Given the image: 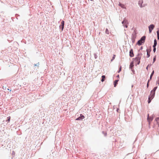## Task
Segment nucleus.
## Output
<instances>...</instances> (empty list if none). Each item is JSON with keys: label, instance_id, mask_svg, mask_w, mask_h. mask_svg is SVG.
Returning <instances> with one entry per match:
<instances>
[{"label": "nucleus", "instance_id": "27", "mask_svg": "<svg viewBox=\"0 0 159 159\" xmlns=\"http://www.w3.org/2000/svg\"><path fill=\"white\" fill-rule=\"evenodd\" d=\"M147 57H149L150 56V53L148 52L147 53Z\"/></svg>", "mask_w": 159, "mask_h": 159}, {"label": "nucleus", "instance_id": "10", "mask_svg": "<svg viewBox=\"0 0 159 159\" xmlns=\"http://www.w3.org/2000/svg\"><path fill=\"white\" fill-rule=\"evenodd\" d=\"M157 86L154 87L153 88V89L151 91L150 93L151 94L154 93L155 94V91H156V89H157Z\"/></svg>", "mask_w": 159, "mask_h": 159}, {"label": "nucleus", "instance_id": "15", "mask_svg": "<svg viewBox=\"0 0 159 159\" xmlns=\"http://www.w3.org/2000/svg\"><path fill=\"white\" fill-rule=\"evenodd\" d=\"M134 66V63L133 62H131L129 65V68L131 69H132Z\"/></svg>", "mask_w": 159, "mask_h": 159}, {"label": "nucleus", "instance_id": "44", "mask_svg": "<svg viewBox=\"0 0 159 159\" xmlns=\"http://www.w3.org/2000/svg\"><path fill=\"white\" fill-rule=\"evenodd\" d=\"M91 0V1H93V0Z\"/></svg>", "mask_w": 159, "mask_h": 159}, {"label": "nucleus", "instance_id": "26", "mask_svg": "<svg viewBox=\"0 0 159 159\" xmlns=\"http://www.w3.org/2000/svg\"><path fill=\"white\" fill-rule=\"evenodd\" d=\"M156 60V56H155L153 57V63Z\"/></svg>", "mask_w": 159, "mask_h": 159}, {"label": "nucleus", "instance_id": "33", "mask_svg": "<svg viewBox=\"0 0 159 159\" xmlns=\"http://www.w3.org/2000/svg\"><path fill=\"white\" fill-rule=\"evenodd\" d=\"M152 78H151L150 77L149 79L148 80V82H149L151 80Z\"/></svg>", "mask_w": 159, "mask_h": 159}, {"label": "nucleus", "instance_id": "30", "mask_svg": "<svg viewBox=\"0 0 159 159\" xmlns=\"http://www.w3.org/2000/svg\"><path fill=\"white\" fill-rule=\"evenodd\" d=\"M156 121L158 122V121H159V117H157L156 118Z\"/></svg>", "mask_w": 159, "mask_h": 159}, {"label": "nucleus", "instance_id": "7", "mask_svg": "<svg viewBox=\"0 0 159 159\" xmlns=\"http://www.w3.org/2000/svg\"><path fill=\"white\" fill-rule=\"evenodd\" d=\"M80 116L78 117L76 119V120H82V119L84 118V115H83L82 114H80Z\"/></svg>", "mask_w": 159, "mask_h": 159}, {"label": "nucleus", "instance_id": "13", "mask_svg": "<svg viewBox=\"0 0 159 159\" xmlns=\"http://www.w3.org/2000/svg\"><path fill=\"white\" fill-rule=\"evenodd\" d=\"M143 3V1L142 0H140L139 1L138 4L141 7H142L143 6H142V3Z\"/></svg>", "mask_w": 159, "mask_h": 159}, {"label": "nucleus", "instance_id": "34", "mask_svg": "<svg viewBox=\"0 0 159 159\" xmlns=\"http://www.w3.org/2000/svg\"><path fill=\"white\" fill-rule=\"evenodd\" d=\"M158 30L157 31V35H158L159 34V30H158Z\"/></svg>", "mask_w": 159, "mask_h": 159}, {"label": "nucleus", "instance_id": "35", "mask_svg": "<svg viewBox=\"0 0 159 159\" xmlns=\"http://www.w3.org/2000/svg\"><path fill=\"white\" fill-rule=\"evenodd\" d=\"M140 63V61H137V65H139Z\"/></svg>", "mask_w": 159, "mask_h": 159}, {"label": "nucleus", "instance_id": "37", "mask_svg": "<svg viewBox=\"0 0 159 159\" xmlns=\"http://www.w3.org/2000/svg\"><path fill=\"white\" fill-rule=\"evenodd\" d=\"M143 47L142 46H141L140 48V50H141L143 49Z\"/></svg>", "mask_w": 159, "mask_h": 159}, {"label": "nucleus", "instance_id": "1", "mask_svg": "<svg viewBox=\"0 0 159 159\" xmlns=\"http://www.w3.org/2000/svg\"><path fill=\"white\" fill-rule=\"evenodd\" d=\"M145 39H146V36H142L141 38L137 42V43L136 44L139 46L141 45V44L139 43V42L140 41H142V43H144V42H145Z\"/></svg>", "mask_w": 159, "mask_h": 159}, {"label": "nucleus", "instance_id": "19", "mask_svg": "<svg viewBox=\"0 0 159 159\" xmlns=\"http://www.w3.org/2000/svg\"><path fill=\"white\" fill-rule=\"evenodd\" d=\"M121 70V66H120L119 67V70L118 71V73H120Z\"/></svg>", "mask_w": 159, "mask_h": 159}, {"label": "nucleus", "instance_id": "28", "mask_svg": "<svg viewBox=\"0 0 159 159\" xmlns=\"http://www.w3.org/2000/svg\"><path fill=\"white\" fill-rule=\"evenodd\" d=\"M151 64H149L148 65V66L146 67V69L147 70H148V67H150L151 66Z\"/></svg>", "mask_w": 159, "mask_h": 159}, {"label": "nucleus", "instance_id": "22", "mask_svg": "<svg viewBox=\"0 0 159 159\" xmlns=\"http://www.w3.org/2000/svg\"><path fill=\"white\" fill-rule=\"evenodd\" d=\"M116 55H113V56L112 57V59L111 60V61H112L115 59Z\"/></svg>", "mask_w": 159, "mask_h": 159}, {"label": "nucleus", "instance_id": "21", "mask_svg": "<svg viewBox=\"0 0 159 159\" xmlns=\"http://www.w3.org/2000/svg\"><path fill=\"white\" fill-rule=\"evenodd\" d=\"M105 33L107 34H109V31L107 29H106L105 31Z\"/></svg>", "mask_w": 159, "mask_h": 159}, {"label": "nucleus", "instance_id": "3", "mask_svg": "<svg viewBox=\"0 0 159 159\" xmlns=\"http://www.w3.org/2000/svg\"><path fill=\"white\" fill-rule=\"evenodd\" d=\"M136 33L135 31H134L131 37V40L133 43H134L135 41V39L136 37Z\"/></svg>", "mask_w": 159, "mask_h": 159}, {"label": "nucleus", "instance_id": "40", "mask_svg": "<svg viewBox=\"0 0 159 159\" xmlns=\"http://www.w3.org/2000/svg\"><path fill=\"white\" fill-rule=\"evenodd\" d=\"M139 43L141 44V45H142V44L143 43H142V41H140L139 42Z\"/></svg>", "mask_w": 159, "mask_h": 159}, {"label": "nucleus", "instance_id": "43", "mask_svg": "<svg viewBox=\"0 0 159 159\" xmlns=\"http://www.w3.org/2000/svg\"><path fill=\"white\" fill-rule=\"evenodd\" d=\"M158 126L159 127V124H158Z\"/></svg>", "mask_w": 159, "mask_h": 159}, {"label": "nucleus", "instance_id": "42", "mask_svg": "<svg viewBox=\"0 0 159 159\" xmlns=\"http://www.w3.org/2000/svg\"><path fill=\"white\" fill-rule=\"evenodd\" d=\"M10 91H11V89H10Z\"/></svg>", "mask_w": 159, "mask_h": 159}, {"label": "nucleus", "instance_id": "5", "mask_svg": "<svg viewBox=\"0 0 159 159\" xmlns=\"http://www.w3.org/2000/svg\"><path fill=\"white\" fill-rule=\"evenodd\" d=\"M154 27V25L153 24H151L148 26L149 32V33H151Z\"/></svg>", "mask_w": 159, "mask_h": 159}, {"label": "nucleus", "instance_id": "4", "mask_svg": "<svg viewBox=\"0 0 159 159\" xmlns=\"http://www.w3.org/2000/svg\"><path fill=\"white\" fill-rule=\"evenodd\" d=\"M122 23L123 24V25L125 27V28H127L128 27V25H127V21L126 20V19L124 18L123 19V20L122 22Z\"/></svg>", "mask_w": 159, "mask_h": 159}, {"label": "nucleus", "instance_id": "41", "mask_svg": "<svg viewBox=\"0 0 159 159\" xmlns=\"http://www.w3.org/2000/svg\"><path fill=\"white\" fill-rule=\"evenodd\" d=\"M7 89L8 90H10V89Z\"/></svg>", "mask_w": 159, "mask_h": 159}, {"label": "nucleus", "instance_id": "2", "mask_svg": "<svg viewBox=\"0 0 159 159\" xmlns=\"http://www.w3.org/2000/svg\"><path fill=\"white\" fill-rule=\"evenodd\" d=\"M155 93H150V95L149 96L148 98V103H149L151 102L153 98L155 96Z\"/></svg>", "mask_w": 159, "mask_h": 159}, {"label": "nucleus", "instance_id": "38", "mask_svg": "<svg viewBox=\"0 0 159 159\" xmlns=\"http://www.w3.org/2000/svg\"><path fill=\"white\" fill-rule=\"evenodd\" d=\"M157 35V39H159V34L158 35Z\"/></svg>", "mask_w": 159, "mask_h": 159}, {"label": "nucleus", "instance_id": "29", "mask_svg": "<svg viewBox=\"0 0 159 159\" xmlns=\"http://www.w3.org/2000/svg\"><path fill=\"white\" fill-rule=\"evenodd\" d=\"M153 51L154 52H155L156 51V47H153Z\"/></svg>", "mask_w": 159, "mask_h": 159}, {"label": "nucleus", "instance_id": "25", "mask_svg": "<svg viewBox=\"0 0 159 159\" xmlns=\"http://www.w3.org/2000/svg\"><path fill=\"white\" fill-rule=\"evenodd\" d=\"M94 55L95 58V59H96L98 57V56H97V55L96 54V53H94Z\"/></svg>", "mask_w": 159, "mask_h": 159}, {"label": "nucleus", "instance_id": "24", "mask_svg": "<svg viewBox=\"0 0 159 159\" xmlns=\"http://www.w3.org/2000/svg\"><path fill=\"white\" fill-rule=\"evenodd\" d=\"M39 62H38V63H37L36 64H34V66H37L39 67Z\"/></svg>", "mask_w": 159, "mask_h": 159}, {"label": "nucleus", "instance_id": "18", "mask_svg": "<svg viewBox=\"0 0 159 159\" xmlns=\"http://www.w3.org/2000/svg\"><path fill=\"white\" fill-rule=\"evenodd\" d=\"M154 70H153L150 75V77L151 78H152V76H153V75H154Z\"/></svg>", "mask_w": 159, "mask_h": 159}, {"label": "nucleus", "instance_id": "14", "mask_svg": "<svg viewBox=\"0 0 159 159\" xmlns=\"http://www.w3.org/2000/svg\"><path fill=\"white\" fill-rule=\"evenodd\" d=\"M106 78V76L104 75H102L101 77V81L103 82L104 81Z\"/></svg>", "mask_w": 159, "mask_h": 159}, {"label": "nucleus", "instance_id": "36", "mask_svg": "<svg viewBox=\"0 0 159 159\" xmlns=\"http://www.w3.org/2000/svg\"><path fill=\"white\" fill-rule=\"evenodd\" d=\"M116 77L118 78V79H119V75H118L117 76H116Z\"/></svg>", "mask_w": 159, "mask_h": 159}, {"label": "nucleus", "instance_id": "12", "mask_svg": "<svg viewBox=\"0 0 159 159\" xmlns=\"http://www.w3.org/2000/svg\"><path fill=\"white\" fill-rule=\"evenodd\" d=\"M119 81V79H118L117 80H115L114 82V87H116L117 84H118V81Z\"/></svg>", "mask_w": 159, "mask_h": 159}, {"label": "nucleus", "instance_id": "17", "mask_svg": "<svg viewBox=\"0 0 159 159\" xmlns=\"http://www.w3.org/2000/svg\"><path fill=\"white\" fill-rule=\"evenodd\" d=\"M119 5L122 8H126L125 7L124 5L120 3H119Z\"/></svg>", "mask_w": 159, "mask_h": 159}, {"label": "nucleus", "instance_id": "39", "mask_svg": "<svg viewBox=\"0 0 159 159\" xmlns=\"http://www.w3.org/2000/svg\"><path fill=\"white\" fill-rule=\"evenodd\" d=\"M132 71L134 73V70H133V69H131Z\"/></svg>", "mask_w": 159, "mask_h": 159}, {"label": "nucleus", "instance_id": "31", "mask_svg": "<svg viewBox=\"0 0 159 159\" xmlns=\"http://www.w3.org/2000/svg\"><path fill=\"white\" fill-rule=\"evenodd\" d=\"M7 121H10V116L8 117H7Z\"/></svg>", "mask_w": 159, "mask_h": 159}, {"label": "nucleus", "instance_id": "9", "mask_svg": "<svg viewBox=\"0 0 159 159\" xmlns=\"http://www.w3.org/2000/svg\"><path fill=\"white\" fill-rule=\"evenodd\" d=\"M153 119V118L151 117H150L149 116V114H148V117L147 118V120L148 122H149V124H150V122L152 121Z\"/></svg>", "mask_w": 159, "mask_h": 159}, {"label": "nucleus", "instance_id": "32", "mask_svg": "<svg viewBox=\"0 0 159 159\" xmlns=\"http://www.w3.org/2000/svg\"><path fill=\"white\" fill-rule=\"evenodd\" d=\"M149 86V82H148L147 83V88H148V87Z\"/></svg>", "mask_w": 159, "mask_h": 159}, {"label": "nucleus", "instance_id": "16", "mask_svg": "<svg viewBox=\"0 0 159 159\" xmlns=\"http://www.w3.org/2000/svg\"><path fill=\"white\" fill-rule=\"evenodd\" d=\"M157 45V41L156 39H155L154 40V44L153 45V47H156Z\"/></svg>", "mask_w": 159, "mask_h": 159}, {"label": "nucleus", "instance_id": "20", "mask_svg": "<svg viewBox=\"0 0 159 159\" xmlns=\"http://www.w3.org/2000/svg\"><path fill=\"white\" fill-rule=\"evenodd\" d=\"M102 134L104 135L105 136H106L107 135V133L106 132H105L104 131H102Z\"/></svg>", "mask_w": 159, "mask_h": 159}, {"label": "nucleus", "instance_id": "8", "mask_svg": "<svg viewBox=\"0 0 159 159\" xmlns=\"http://www.w3.org/2000/svg\"><path fill=\"white\" fill-rule=\"evenodd\" d=\"M64 21L62 20L61 22V24L60 25L59 27L60 28H61V31H63L64 28Z\"/></svg>", "mask_w": 159, "mask_h": 159}, {"label": "nucleus", "instance_id": "11", "mask_svg": "<svg viewBox=\"0 0 159 159\" xmlns=\"http://www.w3.org/2000/svg\"><path fill=\"white\" fill-rule=\"evenodd\" d=\"M129 56L131 57H132L134 56V54L133 53V50L132 49H131L129 51Z\"/></svg>", "mask_w": 159, "mask_h": 159}, {"label": "nucleus", "instance_id": "6", "mask_svg": "<svg viewBox=\"0 0 159 159\" xmlns=\"http://www.w3.org/2000/svg\"><path fill=\"white\" fill-rule=\"evenodd\" d=\"M141 54L140 53H138L137 55V57H136L135 59L136 61H140L141 58Z\"/></svg>", "mask_w": 159, "mask_h": 159}, {"label": "nucleus", "instance_id": "23", "mask_svg": "<svg viewBox=\"0 0 159 159\" xmlns=\"http://www.w3.org/2000/svg\"><path fill=\"white\" fill-rule=\"evenodd\" d=\"M151 51V49H147L146 50V51L147 52V53L148 52H149V53H150V52Z\"/></svg>", "mask_w": 159, "mask_h": 159}]
</instances>
